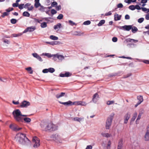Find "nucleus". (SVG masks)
<instances>
[{
	"label": "nucleus",
	"instance_id": "2f4dec72",
	"mask_svg": "<svg viewBox=\"0 0 149 149\" xmlns=\"http://www.w3.org/2000/svg\"><path fill=\"white\" fill-rule=\"evenodd\" d=\"M105 22V20H102L100 21L97 25L98 26H101L104 24Z\"/></svg>",
	"mask_w": 149,
	"mask_h": 149
},
{
	"label": "nucleus",
	"instance_id": "de8ad7c7",
	"mask_svg": "<svg viewBox=\"0 0 149 149\" xmlns=\"http://www.w3.org/2000/svg\"><path fill=\"white\" fill-rule=\"evenodd\" d=\"M57 5V3L56 2L54 1H53L51 4L52 6L55 7Z\"/></svg>",
	"mask_w": 149,
	"mask_h": 149
},
{
	"label": "nucleus",
	"instance_id": "72a5a7b5",
	"mask_svg": "<svg viewBox=\"0 0 149 149\" xmlns=\"http://www.w3.org/2000/svg\"><path fill=\"white\" fill-rule=\"evenodd\" d=\"M24 120L27 123H29L31 121V118H24Z\"/></svg>",
	"mask_w": 149,
	"mask_h": 149
},
{
	"label": "nucleus",
	"instance_id": "13d9d810",
	"mask_svg": "<svg viewBox=\"0 0 149 149\" xmlns=\"http://www.w3.org/2000/svg\"><path fill=\"white\" fill-rule=\"evenodd\" d=\"M118 39L116 37H113L112 38V40L114 42H116L117 41Z\"/></svg>",
	"mask_w": 149,
	"mask_h": 149
},
{
	"label": "nucleus",
	"instance_id": "4468645a",
	"mask_svg": "<svg viewBox=\"0 0 149 149\" xmlns=\"http://www.w3.org/2000/svg\"><path fill=\"white\" fill-rule=\"evenodd\" d=\"M32 55L34 57L36 58L40 61L42 62L43 61V60L41 57L40 56H39L37 53H33L32 54Z\"/></svg>",
	"mask_w": 149,
	"mask_h": 149
},
{
	"label": "nucleus",
	"instance_id": "8fccbe9b",
	"mask_svg": "<svg viewBox=\"0 0 149 149\" xmlns=\"http://www.w3.org/2000/svg\"><path fill=\"white\" fill-rule=\"evenodd\" d=\"M144 111L143 109H141L139 111V114L142 115Z\"/></svg>",
	"mask_w": 149,
	"mask_h": 149
},
{
	"label": "nucleus",
	"instance_id": "5fc2aeb1",
	"mask_svg": "<svg viewBox=\"0 0 149 149\" xmlns=\"http://www.w3.org/2000/svg\"><path fill=\"white\" fill-rule=\"evenodd\" d=\"M57 13L56 11L54 9H52L51 10V13L52 15L56 14Z\"/></svg>",
	"mask_w": 149,
	"mask_h": 149
},
{
	"label": "nucleus",
	"instance_id": "20e7f679",
	"mask_svg": "<svg viewBox=\"0 0 149 149\" xmlns=\"http://www.w3.org/2000/svg\"><path fill=\"white\" fill-rule=\"evenodd\" d=\"M114 115V113H112L107 118L106 125V129H108L109 128L111 125Z\"/></svg>",
	"mask_w": 149,
	"mask_h": 149
},
{
	"label": "nucleus",
	"instance_id": "f03ea898",
	"mask_svg": "<svg viewBox=\"0 0 149 149\" xmlns=\"http://www.w3.org/2000/svg\"><path fill=\"white\" fill-rule=\"evenodd\" d=\"M40 126L43 131H54L57 129L58 127L52 123H47L46 122L42 121Z\"/></svg>",
	"mask_w": 149,
	"mask_h": 149
},
{
	"label": "nucleus",
	"instance_id": "c9c22d12",
	"mask_svg": "<svg viewBox=\"0 0 149 149\" xmlns=\"http://www.w3.org/2000/svg\"><path fill=\"white\" fill-rule=\"evenodd\" d=\"M26 69L29 72V73L32 74L33 73V71L31 67H29L26 68Z\"/></svg>",
	"mask_w": 149,
	"mask_h": 149
},
{
	"label": "nucleus",
	"instance_id": "b1692460",
	"mask_svg": "<svg viewBox=\"0 0 149 149\" xmlns=\"http://www.w3.org/2000/svg\"><path fill=\"white\" fill-rule=\"evenodd\" d=\"M61 26V24L60 23H58L56 25H54V28L55 30H56L60 28Z\"/></svg>",
	"mask_w": 149,
	"mask_h": 149
},
{
	"label": "nucleus",
	"instance_id": "c756f323",
	"mask_svg": "<svg viewBox=\"0 0 149 149\" xmlns=\"http://www.w3.org/2000/svg\"><path fill=\"white\" fill-rule=\"evenodd\" d=\"M131 29H132V32L134 33H135L138 31V29L137 27L134 26H132V28Z\"/></svg>",
	"mask_w": 149,
	"mask_h": 149
},
{
	"label": "nucleus",
	"instance_id": "412c9836",
	"mask_svg": "<svg viewBox=\"0 0 149 149\" xmlns=\"http://www.w3.org/2000/svg\"><path fill=\"white\" fill-rule=\"evenodd\" d=\"M137 113L136 112H135L133 114L132 117V118L131 122H133L135 120V119L137 116Z\"/></svg>",
	"mask_w": 149,
	"mask_h": 149
},
{
	"label": "nucleus",
	"instance_id": "3c124183",
	"mask_svg": "<svg viewBox=\"0 0 149 149\" xmlns=\"http://www.w3.org/2000/svg\"><path fill=\"white\" fill-rule=\"evenodd\" d=\"M19 8L20 9H22L24 8V4H21L18 6Z\"/></svg>",
	"mask_w": 149,
	"mask_h": 149
},
{
	"label": "nucleus",
	"instance_id": "393cba45",
	"mask_svg": "<svg viewBox=\"0 0 149 149\" xmlns=\"http://www.w3.org/2000/svg\"><path fill=\"white\" fill-rule=\"evenodd\" d=\"M126 41L127 42H136L138 41V40H135L134 39H132L131 38H128L126 40Z\"/></svg>",
	"mask_w": 149,
	"mask_h": 149
},
{
	"label": "nucleus",
	"instance_id": "603ef678",
	"mask_svg": "<svg viewBox=\"0 0 149 149\" xmlns=\"http://www.w3.org/2000/svg\"><path fill=\"white\" fill-rule=\"evenodd\" d=\"M82 34V33H81L80 32H78L76 31L74 33V34H73L74 35L76 36H80Z\"/></svg>",
	"mask_w": 149,
	"mask_h": 149
},
{
	"label": "nucleus",
	"instance_id": "dca6fc26",
	"mask_svg": "<svg viewBox=\"0 0 149 149\" xmlns=\"http://www.w3.org/2000/svg\"><path fill=\"white\" fill-rule=\"evenodd\" d=\"M70 76V74L69 72H66L65 74L61 73L59 76L61 77H68Z\"/></svg>",
	"mask_w": 149,
	"mask_h": 149
},
{
	"label": "nucleus",
	"instance_id": "9d476101",
	"mask_svg": "<svg viewBox=\"0 0 149 149\" xmlns=\"http://www.w3.org/2000/svg\"><path fill=\"white\" fill-rule=\"evenodd\" d=\"M131 115V113L130 112L127 113L124 117V124H127L128 121L130 118Z\"/></svg>",
	"mask_w": 149,
	"mask_h": 149
},
{
	"label": "nucleus",
	"instance_id": "f8f14e48",
	"mask_svg": "<svg viewBox=\"0 0 149 149\" xmlns=\"http://www.w3.org/2000/svg\"><path fill=\"white\" fill-rule=\"evenodd\" d=\"M56 58H58L59 60L62 61L64 59V57L62 55L56 54L54 55V61H56Z\"/></svg>",
	"mask_w": 149,
	"mask_h": 149
},
{
	"label": "nucleus",
	"instance_id": "a878e982",
	"mask_svg": "<svg viewBox=\"0 0 149 149\" xmlns=\"http://www.w3.org/2000/svg\"><path fill=\"white\" fill-rule=\"evenodd\" d=\"M101 135L103 136L106 137L108 138L110 137L111 136V134L109 133H102Z\"/></svg>",
	"mask_w": 149,
	"mask_h": 149
},
{
	"label": "nucleus",
	"instance_id": "a19ab883",
	"mask_svg": "<svg viewBox=\"0 0 149 149\" xmlns=\"http://www.w3.org/2000/svg\"><path fill=\"white\" fill-rule=\"evenodd\" d=\"M68 22L69 23V24L72 26L76 25V23L71 20H69Z\"/></svg>",
	"mask_w": 149,
	"mask_h": 149
},
{
	"label": "nucleus",
	"instance_id": "bf43d9fd",
	"mask_svg": "<svg viewBox=\"0 0 149 149\" xmlns=\"http://www.w3.org/2000/svg\"><path fill=\"white\" fill-rule=\"evenodd\" d=\"M118 8H122L123 7V5L121 3H120L117 5Z\"/></svg>",
	"mask_w": 149,
	"mask_h": 149
},
{
	"label": "nucleus",
	"instance_id": "052dcab7",
	"mask_svg": "<svg viewBox=\"0 0 149 149\" xmlns=\"http://www.w3.org/2000/svg\"><path fill=\"white\" fill-rule=\"evenodd\" d=\"M56 9L57 10H61V6L58 5V6H57L56 8Z\"/></svg>",
	"mask_w": 149,
	"mask_h": 149
},
{
	"label": "nucleus",
	"instance_id": "6ab92c4d",
	"mask_svg": "<svg viewBox=\"0 0 149 149\" xmlns=\"http://www.w3.org/2000/svg\"><path fill=\"white\" fill-rule=\"evenodd\" d=\"M137 99L139 100L138 102V104H140L143 101V97L141 95L137 96Z\"/></svg>",
	"mask_w": 149,
	"mask_h": 149
},
{
	"label": "nucleus",
	"instance_id": "2eb2a0df",
	"mask_svg": "<svg viewBox=\"0 0 149 149\" xmlns=\"http://www.w3.org/2000/svg\"><path fill=\"white\" fill-rule=\"evenodd\" d=\"M72 120L74 121L80 123L81 121H82L84 120V118H79L78 117H75L73 118Z\"/></svg>",
	"mask_w": 149,
	"mask_h": 149
},
{
	"label": "nucleus",
	"instance_id": "f704fd0d",
	"mask_svg": "<svg viewBox=\"0 0 149 149\" xmlns=\"http://www.w3.org/2000/svg\"><path fill=\"white\" fill-rule=\"evenodd\" d=\"M42 28H45L47 26V24L46 22H43L40 25Z\"/></svg>",
	"mask_w": 149,
	"mask_h": 149
},
{
	"label": "nucleus",
	"instance_id": "9b49d317",
	"mask_svg": "<svg viewBox=\"0 0 149 149\" xmlns=\"http://www.w3.org/2000/svg\"><path fill=\"white\" fill-rule=\"evenodd\" d=\"M36 29L35 26H31L27 27L24 31H23V33H26L28 31L30 32L33 31Z\"/></svg>",
	"mask_w": 149,
	"mask_h": 149
},
{
	"label": "nucleus",
	"instance_id": "5701e85b",
	"mask_svg": "<svg viewBox=\"0 0 149 149\" xmlns=\"http://www.w3.org/2000/svg\"><path fill=\"white\" fill-rule=\"evenodd\" d=\"M144 138L146 141H149V132L146 131L145 135Z\"/></svg>",
	"mask_w": 149,
	"mask_h": 149
},
{
	"label": "nucleus",
	"instance_id": "e2e57ef3",
	"mask_svg": "<svg viewBox=\"0 0 149 149\" xmlns=\"http://www.w3.org/2000/svg\"><path fill=\"white\" fill-rule=\"evenodd\" d=\"M75 104L77 105H81V101L76 102H75Z\"/></svg>",
	"mask_w": 149,
	"mask_h": 149
},
{
	"label": "nucleus",
	"instance_id": "1a4fd4ad",
	"mask_svg": "<svg viewBox=\"0 0 149 149\" xmlns=\"http://www.w3.org/2000/svg\"><path fill=\"white\" fill-rule=\"evenodd\" d=\"M30 105V103L29 102L24 100L20 104V107L21 108H26Z\"/></svg>",
	"mask_w": 149,
	"mask_h": 149
},
{
	"label": "nucleus",
	"instance_id": "423d86ee",
	"mask_svg": "<svg viewBox=\"0 0 149 149\" xmlns=\"http://www.w3.org/2000/svg\"><path fill=\"white\" fill-rule=\"evenodd\" d=\"M33 141L35 143L33 145L34 148H37L40 146V140L37 137H34L33 139Z\"/></svg>",
	"mask_w": 149,
	"mask_h": 149
},
{
	"label": "nucleus",
	"instance_id": "7c9ffc66",
	"mask_svg": "<svg viewBox=\"0 0 149 149\" xmlns=\"http://www.w3.org/2000/svg\"><path fill=\"white\" fill-rule=\"evenodd\" d=\"M136 0H125L124 2L128 4H130L132 2H135L136 1Z\"/></svg>",
	"mask_w": 149,
	"mask_h": 149
},
{
	"label": "nucleus",
	"instance_id": "680f3d73",
	"mask_svg": "<svg viewBox=\"0 0 149 149\" xmlns=\"http://www.w3.org/2000/svg\"><path fill=\"white\" fill-rule=\"evenodd\" d=\"M42 72L43 73H47L48 72V69H43Z\"/></svg>",
	"mask_w": 149,
	"mask_h": 149
},
{
	"label": "nucleus",
	"instance_id": "0eeeda50",
	"mask_svg": "<svg viewBox=\"0 0 149 149\" xmlns=\"http://www.w3.org/2000/svg\"><path fill=\"white\" fill-rule=\"evenodd\" d=\"M118 27L120 29L123 30L124 31H129L132 28V25H125L122 26H119Z\"/></svg>",
	"mask_w": 149,
	"mask_h": 149
},
{
	"label": "nucleus",
	"instance_id": "4c0bfd02",
	"mask_svg": "<svg viewBox=\"0 0 149 149\" xmlns=\"http://www.w3.org/2000/svg\"><path fill=\"white\" fill-rule=\"evenodd\" d=\"M142 115L139 114L137 118L136 121V124L139 123V120L141 119Z\"/></svg>",
	"mask_w": 149,
	"mask_h": 149
},
{
	"label": "nucleus",
	"instance_id": "6e6552de",
	"mask_svg": "<svg viewBox=\"0 0 149 149\" xmlns=\"http://www.w3.org/2000/svg\"><path fill=\"white\" fill-rule=\"evenodd\" d=\"M10 127L13 130L16 132L19 131L22 129L21 127H19L17 125H10Z\"/></svg>",
	"mask_w": 149,
	"mask_h": 149
},
{
	"label": "nucleus",
	"instance_id": "c03bdc74",
	"mask_svg": "<svg viewBox=\"0 0 149 149\" xmlns=\"http://www.w3.org/2000/svg\"><path fill=\"white\" fill-rule=\"evenodd\" d=\"M12 24H14L17 22V20L15 19H12L10 20Z\"/></svg>",
	"mask_w": 149,
	"mask_h": 149
},
{
	"label": "nucleus",
	"instance_id": "f257e3e1",
	"mask_svg": "<svg viewBox=\"0 0 149 149\" xmlns=\"http://www.w3.org/2000/svg\"><path fill=\"white\" fill-rule=\"evenodd\" d=\"M15 140L19 143L24 145H27L30 143L29 140L25 135L22 133L17 134L15 137Z\"/></svg>",
	"mask_w": 149,
	"mask_h": 149
},
{
	"label": "nucleus",
	"instance_id": "c85d7f7f",
	"mask_svg": "<svg viewBox=\"0 0 149 149\" xmlns=\"http://www.w3.org/2000/svg\"><path fill=\"white\" fill-rule=\"evenodd\" d=\"M49 38L50 39L53 40H57L58 39V38L57 37L53 35L50 36Z\"/></svg>",
	"mask_w": 149,
	"mask_h": 149
},
{
	"label": "nucleus",
	"instance_id": "aec40b11",
	"mask_svg": "<svg viewBox=\"0 0 149 149\" xmlns=\"http://www.w3.org/2000/svg\"><path fill=\"white\" fill-rule=\"evenodd\" d=\"M65 95V93L62 92L60 93H58L56 95V96L57 98H59L63 96H64Z\"/></svg>",
	"mask_w": 149,
	"mask_h": 149
},
{
	"label": "nucleus",
	"instance_id": "473e14b6",
	"mask_svg": "<svg viewBox=\"0 0 149 149\" xmlns=\"http://www.w3.org/2000/svg\"><path fill=\"white\" fill-rule=\"evenodd\" d=\"M22 15L24 16L27 17H29L30 16V14L27 11L24 12L22 14Z\"/></svg>",
	"mask_w": 149,
	"mask_h": 149
},
{
	"label": "nucleus",
	"instance_id": "774afa93",
	"mask_svg": "<svg viewBox=\"0 0 149 149\" xmlns=\"http://www.w3.org/2000/svg\"><path fill=\"white\" fill-rule=\"evenodd\" d=\"M145 18L147 20H149V13H148L145 16Z\"/></svg>",
	"mask_w": 149,
	"mask_h": 149
},
{
	"label": "nucleus",
	"instance_id": "4d7b16f0",
	"mask_svg": "<svg viewBox=\"0 0 149 149\" xmlns=\"http://www.w3.org/2000/svg\"><path fill=\"white\" fill-rule=\"evenodd\" d=\"M111 144L110 141H109L107 144V149H109L110 148Z\"/></svg>",
	"mask_w": 149,
	"mask_h": 149
},
{
	"label": "nucleus",
	"instance_id": "7ed1b4c3",
	"mask_svg": "<svg viewBox=\"0 0 149 149\" xmlns=\"http://www.w3.org/2000/svg\"><path fill=\"white\" fill-rule=\"evenodd\" d=\"M14 119L18 122L21 121L22 119L21 117V113L19 109H16L14 110L12 113Z\"/></svg>",
	"mask_w": 149,
	"mask_h": 149
},
{
	"label": "nucleus",
	"instance_id": "cd10ccee",
	"mask_svg": "<svg viewBox=\"0 0 149 149\" xmlns=\"http://www.w3.org/2000/svg\"><path fill=\"white\" fill-rule=\"evenodd\" d=\"M46 8V7H44L43 6L41 5L40 6V8H39V10L42 12H44L45 11V10Z\"/></svg>",
	"mask_w": 149,
	"mask_h": 149
},
{
	"label": "nucleus",
	"instance_id": "ea45409f",
	"mask_svg": "<svg viewBox=\"0 0 149 149\" xmlns=\"http://www.w3.org/2000/svg\"><path fill=\"white\" fill-rule=\"evenodd\" d=\"M129 8L132 10H133L135 9V7L134 5H131L129 7Z\"/></svg>",
	"mask_w": 149,
	"mask_h": 149
},
{
	"label": "nucleus",
	"instance_id": "39448f33",
	"mask_svg": "<svg viewBox=\"0 0 149 149\" xmlns=\"http://www.w3.org/2000/svg\"><path fill=\"white\" fill-rule=\"evenodd\" d=\"M51 137L56 142H61V137L58 134H53L51 136Z\"/></svg>",
	"mask_w": 149,
	"mask_h": 149
},
{
	"label": "nucleus",
	"instance_id": "49530a36",
	"mask_svg": "<svg viewBox=\"0 0 149 149\" xmlns=\"http://www.w3.org/2000/svg\"><path fill=\"white\" fill-rule=\"evenodd\" d=\"M144 20V19L143 17L139 18L138 20V22L139 23H141L143 22Z\"/></svg>",
	"mask_w": 149,
	"mask_h": 149
},
{
	"label": "nucleus",
	"instance_id": "4be33fe9",
	"mask_svg": "<svg viewBox=\"0 0 149 149\" xmlns=\"http://www.w3.org/2000/svg\"><path fill=\"white\" fill-rule=\"evenodd\" d=\"M59 102L60 103L63 104L64 105H65V106H67V105H69L70 104H71V103H72V102L70 101H69L67 102H61V101H59Z\"/></svg>",
	"mask_w": 149,
	"mask_h": 149
},
{
	"label": "nucleus",
	"instance_id": "864d4df0",
	"mask_svg": "<svg viewBox=\"0 0 149 149\" xmlns=\"http://www.w3.org/2000/svg\"><path fill=\"white\" fill-rule=\"evenodd\" d=\"M119 58H126V59H132V58L131 57H125V56H119Z\"/></svg>",
	"mask_w": 149,
	"mask_h": 149
},
{
	"label": "nucleus",
	"instance_id": "58836bf2",
	"mask_svg": "<svg viewBox=\"0 0 149 149\" xmlns=\"http://www.w3.org/2000/svg\"><path fill=\"white\" fill-rule=\"evenodd\" d=\"M48 72L52 73L55 71V69L52 68H48Z\"/></svg>",
	"mask_w": 149,
	"mask_h": 149
},
{
	"label": "nucleus",
	"instance_id": "37998d69",
	"mask_svg": "<svg viewBox=\"0 0 149 149\" xmlns=\"http://www.w3.org/2000/svg\"><path fill=\"white\" fill-rule=\"evenodd\" d=\"M63 17V15L62 14H60L57 17V18L58 19H62Z\"/></svg>",
	"mask_w": 149,
	"mask_h": 149
},
{
	"label": "nucleus",
	"instance_id": "f3484780",
	"mask_svg": "<svg viewBox=\"0 0 149 149\" xmlns=\"http://www.w3.org/2000/svg\"><path fill=\"white\" fill-rule=\"evenodd\" d=\"M42 55L46 56L48 58H50L51 57H53V60H54V56L55 54H51L49 53H43L42 54Z\"/></svg>",
	"mask_w": 149,
	"mask_h": 149
},
{
	"label": "nucleus",
	"instance_id": "a18cd8bd",
	"mask_svg": "<svg viewBox=\"0 0 149 149\" xmlns=\"http://www.w3.org/2000/svg\"><path fill=\"white\" fill-rule=\"evenodd\" d=\"M114 103L113 101H108L107 102V104L109 105L113 104Z\"/></svg>",
	"mask_w": 149,
	"mask_h": 149
},
{
	"label": "nucleus",
	"instance_id": "79ce46f5",
	"mask_svg": "<svg viewBox=\"0 0 149 149\" xmlns=\"http://www.w3.org/2000/svg\"><path fill=\"white\" fill-rule=\"evenodd\" d=\"M91 22L89 20H87L84 22L83 23V24L85 25H88L91 24Z\"/></svg>",
	"mask_w": 149,
	"mask_h": 149
},
{
	"label": "nucleus",
	"instance_id": "338daca9",
	"mask_svg": "<svg viewBox=\"0 0 149 149\" xmlns=\"http://www.w3.org/2000/svg\"><path fill=\"white\" fill-rule=\"evenodd\" d=\"M92 146L91 145H88L87 146L85 149H92Z\"/></svg>",
	"mask_w": 149,
	"mask_h": 149
},
{
	"label": "nucleus",
	"instance_id": "ddd939ff",
	"mask_svg": "<svg viewBox=\"0 0 149 149\" xmlns=\"http://www.w3.org/2000/svg\"><path fill=\"white\" fill-rule=\"evenodd\" d=\"M98 95L97 93H96L94 94L93 96L92 99L93 102L94 103H96L98 100Z\"/></svg>",
	"mask_w": 149,
	"mask_h": 149
},
{
	"label": "nucleus",
	"instance_id": "09e8293b",
	"mask_svg": "<svg viewBox=\"0 0 149 149\" xmlns=\"http://www.w3.org/2000/svg\"><path fill=\"white\" fill-rule=\"evenodd\" d=\"M31 5V4L30 3H27L24 6V8L26 9H27L29 8V7Z\"/></svg>",
	"mask_w": 149,
	"mask_h": 149
},
{
	"label": "nucleus",
	"instance_id": "6e6d98bb",
	"mask_svg": "<svg viewBox=\"0 0 149 149\" xmlns=\"http://www.w3.org/2000/svg\"><path fill=\"white\" fill-rule=\"evenodd\" d=\"M22 35V34L19 33L17 34H13L12 35L13 37H17L20 36Z\"/></svg>",
	"mask_w": 149,
	"mask_h": 149
},
{
	"label": "nucleus",
	"instance_id": "a211bd4d",
	"mask_svg": "<svg viewBox=\"0 0 149 149\" xmlns=\"http://www.w3.org/2000/svg\"><path fill=\"white\" fill-rule=\"evenodd\" d=\"M114 17L115 20L118 21L120 19L121 15H119L118 14L116 13L114 15Z\"/></svg>",
	"mask_w": 149,
	"mask_h": 149
},
{
	"label": "nucleus",
	"instance_id": "bb28decb",
	"mask_svg": "<svg viewBox=\"0 0 149 149\" xmlns=\"http://www.w3.org/2000/svg\"><path fill=\"white\" fill-rule=\"evenodd\" d=\"M122 141L120 140L118 142L117 149H122Z\"/></svg>",
	"mask_w": 149,
	"mask_h": 149
},
{
	"label": "nucleus",
	"instance_id": "e433bc0d",
	"mask_svg": "<svg viewBox=\"0 0 149 149\" xmlns=\"http://www.w3.org/2000/svg\"><path fill=\"white\" fill-rule=\"evenodd\" d=\"M41 6V4L39 2H35L34 6L36 8H38Z\"/></svg>",
	"mask_w": 149,
	"mask_h": 149
},
{
	"label": "nucleus",
	"instance_id": "69168bd1",
	"mask_svg": "<svg viewBox=\"0 0 149 149\" xmlns=\"http://www.w3.org/2000/svg\"><path fill=\"white\" fill-rule=\"evenodd\" d=\"M8 14L7 12H4L3 13L2 15V17H4L5 16L8 15Z\"/></svg>",
	"mask_w": 149,
	"mask_h": 149
},
{
	"label": "nucleus",
	"instance_id": "0e129e2a",
	"mask_svg": "<svg viewBox=\"0 0 149 149\" xmlns=\"http://www.w3.org/2000/svg\"><path fill=\"white\" fill-rule=\"evenodd\" d=\"M33 6H31L30 7H29L27 8L28 10V11H31L33 9Z\"/></svg>",
	"mask_w": 149,
	"mask_h": 149
}]
</instances>
